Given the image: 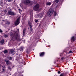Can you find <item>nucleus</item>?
I'll return each instance as SVG.
<instances>
[{
	"label": "nucleus",
	"instance_id": "obj_15",
	"mask_svg": "<svg viewBox=\"0 0 76 76\" xmlns=\"http://www.w3.org/2000/svg\"><path fill=\"white\" fill-rule=\"evenodd\" d=\"M13 67H14V66L12 65V66H8V67L9 69H12V68H13Z\"/></svg>",
	"mask_w": 76,
	"mask_h": 76
},
{
	"label": "nucleus",
	"instance_id": "obj_31",
	"mask_svg": "<svg viewBox=\"0 0 76 76\" xmlns=\"http://www.w3.org/2000/svg\"><path fill=\"white\" fill-rule=\"evenodd\" d=\"M10 22H7V24H8V25H9V24H10Z\"/></svg>",
	"mask_w": 76,
	"mask_h": 76
},
{
	"label": "nucleus",
	"instance_id": "obj_24",
	"mask_svg": "<svg viewBox=\"0 0 76 76\" xmlns=\"http://www.w3.org/2000/svg\"><path fill=\"white\" fill-rule=\"evenodd\" d=\"M4 37H5V38H6V37H7L8 36H7V35L6 34H5L4 35Z\"/></svg>",
	"mask_w": 76,
	"mask_h": 76
},
{
	"label": "nucleus",
	"instance_id": "obj_1",
	"mask_svg": "<svg viewBox=\"0 0 76 76\" xmlns=\"http://www.w3.org/2000/svg\"><path fill=\"white\" fill-rule=\"evenodd\" d=\"M19 30V29L17 30V31L13 35L12 32H10V35L11 37H12L13 36L12 38V39L13 41H15V40H17V41H20L22 40V39H20V36L18 34V32Z\"/></svg>",
	"mask_w": 76,
	"mask_h": 76
},
{
	"label": "nucleus",
	"instance_id": "obj_27",
	"mask_svg": "<svg viewBox=\"0 0 76 76\" xmlns=\"http://www.w3.org/2000/svg\"><path fill=\"white\" fill-rule=\"evenodd\" d=\"M38 20H35V22H36V23H37V22H38Z\"/></svg>",
	"mask_w": 76,
	"mask_h": 76
},
{
	"label": "nucleus",
	"instance_id": "obj_32",
	"mask_svg": "<svg viewBox=\"0 0 76 76\" xmlns=\"http://www.w3.org/2000/svg\"><path fill=\"white\" fill-rule=\"evenodd\" d=\"M4 12H5V13H6V12H7V10H5Z\"/></svg>",
	"mask_w": 76,
	"mask_h": 76
},
{
	"label": "nucleus",
	"instance_id": "obj_28",
	"mask_svg": "<svg viewBox=\"0 0 76 76\" xmlns=\"http://www.w3.org/2000/svg\"><path fill=\"white\" fill-rule=\"evenodd\" d=\"M0 32L1 33L3 32V31L1 29H0Z\"/></svg>",
	"mask_w": 76,
	"mask_h": 76
},
{
	"label": "nucleus",
	"instance_id": "obj_34",
	"mask_svg": "<svg viewBox=\"0 0 76 76\" xmlns=\"http://www.w3.org/2000/svg\"><path fill=\"white\" fill-rule=\"evenodd\" d=\"M61 56V55H60V56Z\"/></svg>",
	"mask_w": 76,
	"mask_h": 76
},
{
	"label": "nucleus",
	"instance_id": "obj_5",
	"mask_svg": "<svg viewBox=\"0 0 76 76\" xmlns=\"http://www.w3.org/2000/svg\"><path fill=\"white\" fill-rule=\"evenodd\" d=\"M53 12H54V10H51L50 11H48V15H49V16L50 17L51 16V15L53 14Z\"/></svg>",
	"mask_w": 76,
	"mask_h": 76
},
{
	"label": "nucleus",
	"instance_id": "obj_30",
	"mask_svg": "<svg viewBox=\"0 0 76 76\" xmlns=\"http://www.w3.org/2000/svg\"><path fill=\"white\" fill-rule=\"evenodd\" d=\"M60 73H61V72L60 71H58V74H60Z\"/></svg>",
	"mask_w": 76,
	"mask_h": 76
},
{
	"label": "nucleus",
	"instance_id": "obj_16",
	"mask_svg": "<svg viewBox=\"0 0 76 76\" xmlns=\"http://www.w3.org/2000/svg\"><path fill=\"white\" fill-rule=\"evenodd\" d=\"M46 5H48V6H50L51 4V2H48L46 3Z\"/></svg>",
	"mask_w": 76,
	"mask_h": 76
},
{
	"label": "nucleus",
	"instance_id": "obj_20",
	"mask_svg": "<svg viewBox=\"0 0 76 76\" xmlns=\"http://www.w3.org/2000/svg\"><path fill=\"white\" fill-rule=\"evenodd\" d=\"M4 39H2L1 41L0 42L1 44H3L4 43Z\"/></svg>",
	"mask_w": 76,
	"mask_h": 76
},
{
	"label": "nucleus",
	"instance_id": "obj_10",
	"mask_svg": "<svg viewBox=\"0 0 76 76\" xmlns=\"http://www.w3.org/2000/svg\"><path fill=\"white\" fill-rule=\"evenodd\" d=\"M38 17H39L40 19H41V18L42 17V14L40 13V14H39L38 15H37Z\"/></svg>",
	"mask_w": 76,
	"mask_h": 76
},
{
	"label": "nucleus",
	"instance_id": "obj_29",
	"mask_svg": "<svg viewBox=\"0 0 76 76\" xmlns=\"http://www.w3.org/2000/svg\"><path fill=\"white\" fill-rule=\"evenodd\" d=\"M69 53H73V52H72V51H69Z\"/></svg>",
	"mask_w": 76,
	"mask_h": 76
},
{
	"label": "nucleus",
	"instance_id": "obj_13",
	"mask_svg": "<svg viewBox=\"0 0 76 76\" xmlns=\"http://www.w3.org/2000/svg\"><path fill=\"white\" fill-rule=\"evenodd\" d=\"M5 61L6 63L7 64V65H8V64H9V63H10V62L7 59H6L5 60Z\"/></svg>",
	"mask_w": 76,
	"mask_h": 76
},
{
	"label": "nucleus",
	"instance_id": "obj_12",
	"mask_svg": "<svg viewBox=\"0 0 76 76\" xmlns=\"http://www.w3.org/2000/svg\"><path fill=\"white\" fill-rule=\"evenodd\" d=\"M26 32V29H24L23 31V35L25 36V32Z\"/></svg>",
	"mask_w": 76,
	"mask_h": 76
},
{
	"label": "nucleus",
	"instance_id": "obj_14",
	"mask_svg": "<svg viewBox=\"0 0 76 76\" xmlns=\"http://www.w3.org/2000/svg\"><path fill=\"white\" fill-rule=\"evenodd\" d=\"M44 54H45V53L44 52H43L41 53H39L40 56V57H42L44 55Z\"/></svg>",
	"mask_w": 76,
	"mask_h": 76
},
{
	"label": "nucleus",
	"instance_id": "obj_6",
	"mask_svg": "<svg viewBox=\"0 0 76 76\" xmlns=\"http://www.w3.org/2000/svg\"><path fill=\"white\" fill-rule=\"evenodd\" d=\"M8 13L10 15H15V13L10 11H8Z\"/></svg>",
	"mask_w": 76,
	"mask_h": 76
},
{
	"label": "nucleus",
	"instance_id": "obj_19",
	"mask_svg": "<svg viewBox=\"0 0 76 76\" xmlns=\"http://www.w3.org/2000/svg\"><path fill=\"white\" fill-rule=\"evenodd\" d=\"M7 58L10 60H12V57L10 56H8L7 57Z\"/></svg>",
	"mask_w": 76,
	"mask_h": 76
},
{
	"label": "nucleus",
	"instance_id": "obj_23",
	"mask_svg": "<svg viewBox=\"0 0 76 76\" xmlns=\"http://www.w3.org/2000/svg\"><path fill=\"white\" fill-rule=\"evenodd\" d=\"M59 1H60V0H56L55 1L56 3H58L59 2Z\"/></svg>",
	"mask_w": 76,
	"mask_h": 76
},
{
	"label": "nucleus",
	"instance_id": "obj_11",
	"mask_svg": "<svg viewBox=\"0 0 76 76\" xmlns=\"http://www.w3.org/2000/svg\"><path fill=\"white\" fill-rule=\"evenodd\" d=\"M2 71L3 72H5V70L6 69V67L4 66H3L2 67Z\"/></svg>",
	"mask_w": 76,
	"mask_h": 76
},
{
	"label": "nucleus",
	"instance_id": "obj_21",
	"mask_svg": "<svg viewBox=\"0 0 76 76\" xmlns=\"http://www.w3.org/2000/svg\"><path fill=\"white\" fill-rule=\"evenodd\" d=\"M8 53V51L7 50H5L4 51V53L5 54H6V53Z\"/></svg>",
	"mask_w": 76,
	"mask_h": 76
},
{
	"label": "nucleus",
	"instance_id": "obj_3",
	"mask_svg": "<svg viewBox=\"0 0 76 76\" xmlns=\"http://www.w3.org/2000/svg\"><path fill=\"white\" fill-rule=\"evenodd\" d=\"M20 18H18L17 19L16 21L15 22V26H17V25H18L19 24V23H20Z\"/></svg>",
	"mask_w": 76,
	"mask_h": 76
},
{
	"label": "nucleus",
	"instance_id": "obj_33",
	"mask_svg": "<svg viewBox=\"0 0 76 76\" xmlns=\"http://www.w3.org/2000/svg\"><path fill=\"white\" fill-rule=\"evenodd\" d=\"M60 76H63V74H61Z\"/></svg>",
	"mask_w": 76,
	"mask_h": 76
},
{
	"label": "nucleus",
	"instance_id": "obj_4",
	"mask_svg": "<svg viewBox=\"0 0 76 76\" xmlns=\"http://www.w3.org/2000/svg\"><path fill=\"white\" fill-rule=\"evenodd\" d=\"M28 26H29V27L28 28V29L30 30V32H32L33 31V29H32V27L31 23L29 22L28 23Z\"/></svg>",
	"mask_w": 76,
	"mask_h": 76
},
{
	"label": "nucleus",
	"instance_id": "obj_9",
	"mask_svg": "<svg viewBox=\"0 0 76 76\" xmlns=\"http://www.w3.org/2000/svg\"><path fill=\"white\" fill-rule=\"evenodd\" d=\"M31 14H30V21H31V22H32V21H33V19L32 18L33 14H32V13H31Z\"/></svg>",
	"mask_w": 76,
	"mask_h": 76
},
{
	"label": "nucleus",
	"instance_id": "obj_17",
	"mask_svg": "<svg viewBox=\"0 0 76 76\" xmlns=\"http://www.w3.org/2000/svg\"><path fill=\"white\" fill-rule=\"evenodd\" d=\"M23 50V47H20V48L19 50L20 51H22Z\"/></svg>",
	"mask_w": 76,
	"mask_h": 76
},
{
	"label": "nucleus",
	"instance_id": "obj_8",
	"mask_svg": "<svg viewBox=\"0 0 76 76\" xmlns=\"http://www.w3.org/2000/svg\"><path fill=\"white\" fill-rule=\"evenodd\" d=\"M10 54L14 55L15 54V52L13 50H11L10 51Z\"/></svg>",
	"mask_w": 76,
	"mask_h": 76
},
{
	"label": "nucleus",
	"instance_id": "obj_26",
	"mask_svg": "<svg viewBox=\"0 0 76 76\" xmlns=\"http://www.w3.org/2000/svg\"><path fill=\"white\" fill-rule=\"evenodd\" d=\"M12 1V0H8V2H11Z\"/></svg>",
	"mask_w": 76,
	"mask_h": 76
},
{
	"label": "nucleus",
	"instance_id": "obj_18",
	"mask_svg": "<svg viewBox=\"0 0 76 76\" xmlns=\"http://www.w3.org/2000/svg\"><path fill=\"white\" fill-rule=\"evenodd\" d=\"M17 61H18L19 62H20V60H19V58L18 57H17L16 58Z\"/></svg>",
	"mask_w": 76,
	"mask_h": 76
},
{
	"label": "nucleus",
	"instance_id": "obj_35",
	"mask_svg": "<svg viewBox=\"0 0 76 76\" xmlns=\"http://www.w3.org/2000/svg\"><path fill=\"white\" fill-rule=\"evenodd\" d=\"M21 76H23V75H21Z\"/></svg>",
	"mask_w": 76,
	"mask_h": 76
},
{
	"label": "nucleus",
	"instance_id": "obj_25",
	"mask_svg": "<svg viewBox=\"0 0 76 76\" xmlns=\"http://www.w3.org/2000/svg\"><path fill=\"white\" fill-rule=\"evenodd\" d=\"M64 59V58L62 57V58H61V60H63Z\"/></svg>",
	"mask_w": 76,
	"mask_h": 76
},
{
	"label": "nucleus",
	"instance_id": "obj_7",
	"mask_svg": "<svg viewBox=\"0 0 76 76\" xmlns=\"http://www.w3.org/2000/svg\"><path fill=\"white\" fill-rule=\"evenodd\" d=\"M23 2L25 4L29 3H30V1H29V0H25L23 1Z\"/></svg>",
	"mask_w": 76,
	"mask_h": 76
},
{
	"label": "nucleus",
	"instance_id": "obj_2",
	"mask_svg": "<svg viewBox=\"0 0 76 76\" xmlns=\"http://www.w3.org/2000/svg\"><path fill=\"white\" fill-rule=\"evenodd\" d=\"M39 4H37L33 8L34 10L35 11H39Z\"/></svg>",
	"mask_w": 76,
	"mask_h": 76
},
{
	"label": "nucleus",
	"instance_id": "obj_22",
	"mask_svg": "<svg viewBox=\"0 0 76 76\" xmlns=\"http://www.w3.org/2000/svg\"><path fill=\"white\" fill-rule=\"evenodd\" d=\"M56 15H57V13H56V11H55L54 12V16H56Z\"/></svg>",
	"mask_w": 76,
	"mask_h": 76
}]
</instances>
